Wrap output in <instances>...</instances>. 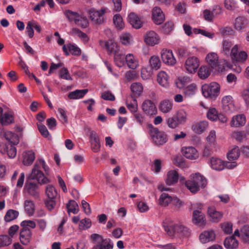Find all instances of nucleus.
<instances>
[{"mask_svg":"<svg viewBox=\"0 0 249 249\" xmlns=\"http://www.w3.org/2000/svg\"><path fill=\"white\" fill-rule=\"evenodd\" d=\"M185 186L191 192L194 194L196 193L200 190L198 186L195 183L192 177L190 179L186 181Z\"/></svg>","mask_w":249,"mask_h":249,"instance_id":"a19ab883","label":"nucleus"},{"mask_svg":"<svg viewBox=\"0 0 249 249\" xmlns=\"http://www.w3.org/2000/svg\"><path fill=\"white\" fill-rule=\"evenodd\" d=\"M193 222L199 226H204L205 224L204 214L199 210H196L193 213Z\"/></svg>","mask_w":249,"mask_h":249,"instance_id":"dca6fc26","label":"nucleus"},{"mask_svg":"<svg viewBox=\"0 0 249 249\" xmlns=\"http://www.w3.org/2000/svg\"><path fill=\"white\" fill-rule=\"evenodd\" d=\"M224 245L226 249H236L238 246V242L234 236L228 237L224 240Z\"/></svg>","mask_w":249,"mask_h":249,"instance_id":"c756f323","label":"nucleus"},{"mask_svg":"<svg viewBox=\"0 0 249 249\" xmlns=\"http://www.w3.org/2000/svg\"><path fill=\"white\" fill-rule=\"evenodd\" d=\"M215 238V233L214 231L212 230L205 231L199 235L200 241L203 244L213 241Z\"/></svg>","mask_w":249,"mask_h":249,"instance_id":"4468645a","label":"nucleus"},{"mask_svg":"<svg viewBox=\"0 0 249 249\" xmlns=\"http://www.w3.org/2000/svg\"><path fill=\"white\" fill-rule=\"evenodd\" d=\"M24 209L26 213L32 216L35 212V204L34 202L31 200H26L24 202Z\"/></svg>","mask_w":249,"mask_h":249,"instance_id":"ea45409f","label":"nucleus"},{"mask_svg":"<svg viewBox=\"0 0 249 249\" xmlns=\"http://www.w3.org/2000/svg\"><path fill=\"white\" fill-rule=\"evenodd\" d=\"M199 66V61L196 56H190L185 61L184 67L186 71L190 73H194L196 71Z\"/></svg>","mask_w":249,"mask_h":249,"instance_id":"1a4fd4ad","label":"nucleus"},{"mask_svg":"<svg viewBox=\"0 0 249 249\" xmlns=\"http://www.w3.org/2000/svg\"><path fill=\"white\" fill-rule=\"evenodd\" d=\"M4 136L5 139L11 144L15 145L18 144L19 142L18 136L11 131H7L5 132Z\"/></svg>","mask_w":249,"mask_h":249,"instance_id":"2f4dec72","label":"nucleus"},{"mask_svg":"<svg viewBox=\"0 0 249 249\" xmlns=\"http://www.w3.org/2000/svg\"><path fill=\"white\" fill-rule=\"evenodd\" d=\"M44 169L46 174L49 173V168L42 159L38 160L35 165L30 175V179L26 183V188L30 195L35 198L38 197V187L39 184H45L48 179L45 177L41 169Z\"/></svg>","mask_w":249,"mask_h":249,"instance_id":"f257e3e1","label":"nucleus"},{"mask_svg":"<svg viewBox=\"0 0 249 249\" xmlns=\"http://www.w3.org/2000/svg\"><path fill=\"white\" fill-rule=\"evenodd\" d=\"M65 15L71 22H74L75 24L80 16V15L77 13L74 12L70 10L66 11Z\"/></svg>","mask_w":249,"mask_h":249,"instance_id":"de8ad7c7","label":"nucleus"},{"mask_svg":"<svg viewBox=\"0 0 249 249\" xmlns=\"http://www.w3.org/2000/svg\"><path fill=\"white\" fill-rule=\"evenodd\" d=\"M221 13V7L219 5H215L212 11L206 9L203 11V17L209 22H212L214 15L220 14Z\"/></svg>","mask_w":249,"mask_h":249,"instance_id":"ddd939ff","label":"nucleus"},{"mask_svg":"<svg viewBox=\"0 0 249 249\" xmlns=\"http://www.w3.org/2000/svg\"><path fill=\"white\" fill-rule=\"evenodd\" d=\"M91 226V220L89 218H85L80 221L79 229L81 231L89 229Z\"/></svg>","mask_w":249,"mask_h":249,"instance_id":"49530a36","label":"nucleus"},{"mask_svg":"<svg viewBox=\"0 0 249 249\" xmlns=\"http://www.w3.org/2000/svg\"><path fill=\"white\" fill-rule=\"evenodd\" d=\"M59 77L61 78L67 80H71L72 78L71 76L68 69L66 68H63L59 71Z\"/></svg>","mask_w":249,"mask_h":249,"instance_id":"0e129e2a","label":"nucleus"},{"mask_svg":"<svg viewBox=\"0 0 249 249\" xmlns=\"http://www.w3.org/2000/svg\"><path fill=\"white\" fill-rule=\"evenodd\" d=\"M88 91V89H76L69 93L68 97L70 99H79L83 98Z\"/></svg>","mask_w":249,"mask_h":249,"instance_id":"c85d7f7f","label":"nucleus"},{"mask_svg":"<svg viewBox=\"0 0 249 249\" xmlns=\"http://www.w3.org/2000/svg\"><path fill=\"white\" fill-rule=\"evenodd\" d=\"M103 238V236L97 233H93L89 236V239L95 245L100 244Z\"/></svg>","mask_w":249,"mask_h":249,"instance_id":"338daca9","label":"nucleus"},{"mask_svg":"<svg viewBox=\"0 0 249 249\" xmlns=\"http://www.w3.org/2000/svg\"><path fill=\"white\" fill-rule=\"evenodd\" d=\"M178 179V174L176 170H170L167 174L165 182L168 185H172L176 183Z\"/></svg>","mask_w":249,"mask_h":249,"instance_id":"4be33fe9","label":"nucleus"},{"mask_svg":"<svg viewBox=\"0 0 249 249\" xmlns=\"http://www.w3.org/2000/svg\"><path fill=\"white\" fill-rule=\"evenodd\" d=\"M173 197L167 193H163L159 198V203L163 206H167L170 203H172Z\"/></svg>","mask_w":249,"mask_h":249,"instance_id":"4c0bfd02","label":"nucleus"},{"mask_svg":"<svg viewBox=\"0 0 249 249\" xmlns=\"http://www.w3.org/2000/svg\"><path fill=\"white\" fill-rule=\"evenodd\" d=\"M14 122L13 114L9 112H5L0 117V123L3 125H7Z\"/></svg>","mask_w":249,"mask_h":249,"instance_id":"473e14b6","label":"nucleus"},{"mask_svg":"<svg viewBox=\"0 0 249 249\" xmlns=\"http://www.w3.org/2000/svg\"><path fill=\"white\" fill-rule=\"evenodd\" d=\"M248 24V20L244 17H237L234 23V28L238 31H241L245 29Z\"/></svg>","mask_w":249,"mask_h":249,"instance_id":"393cba45","label":"nucleus"},{"mask_svg":"<svg viewBox=\"0 0 249 249\" xmlns=\"http://www.w3.org/2000/svg\"><path fill=\"white\" fill-rule=\"evenodd\" d=\"M196 86L194 85H190L187 86L184 90L185 96L190 97L195 94Z\"/></svg>","mask_w":249,"mask_h":249,"instance_id":"680f3d73","label":"nucleus"},{"mask_svg":"<svg viewBox=\"0 0 249 249\" xmlns=\"http://www.w3.org/2000/svg\"><path fill=\"white\" fill-rule=\"evenodd\" d=\"M113 22L116 28L119 29H122L124 27L123 18L119 14H116L114 16Z\"/></svg>","mask_w":249,"mask_h":249,"instance_id":"603ef678","label":"nucleus"},{"mask_svg":"<svg viewBox=\"0 0 249 249\" xmlns=\"http://www.w3.org/2000/svg\"><path fill=\"white\" fill-rule=\"evenodd\" d=\"M173 104L170 101L165 100L160 103L159 109L163 113H167L171 110Z\"/></svg>","mask_w":249,"mask_h":249,"instance_id":"e433bc0d","label":"nucleus"},{"mask_svg":"<svg viewBox=\"0 0 249 249\" xmlns=\"http://www.w3.org/2000/svg\"><path fill=\"white\" fill-rule=\"evenodd\" d=\"M128 21L133 27L139 29L142 27V22L138 15L134 13H131L128 15Z\"/></svg>","mask_w":249,"mask_h":249,"instance_id":"412c9836","label":"nucleus"},{"mask_svg":"<svg viewBox=\"0 0 249 249\" xmlns=\"http://www.w3.org/2000/svg\"><path fill=\"white\" fill-rule=\"evenodd\" d=\"M182 153L185 157L189 159H195L197 157L196 150L192 146L182 148Z\"/></svg>","mask_w":249,"mask_h":249,"instance_id":"b1692460","label":"nucleus"},{"mask_svg":"<svg viewBox=\"0 0 249 249\" xmlns=\"http://www.w3.org/2000/svg\"><path fill=\"white\" fill-rule=\"evenodd\" d=\"M18 212L14 210H9L4 216V219L6 222H10L16 219L18 215Z\"/></svg>","mask_w":249,"mask_h":249,"instance_id":"a18cd8bd","label":"nucleus"},{"mask_svg":"<svg viewBox=\"0 0 249 249\" xmlns=\"http://www.w3.org/2000/svg\"><path fill=\"white\" fill-rule=\"evenodd\" d=\"M149 63L152 69L157 70L160 69L161 66V63L159 57L152 56L149 59Z\"/></svg>","mask_w":249,"mask_h":249,"instance_id":"c03bdc74","label":"nucleus"},{"mask_svg":"<svg viewBox=\"0 0 249 249\" xmlns=\"http://www.w3.org/2000/svg\"><path fill=\"white\" fill-rule=\"evenodd\" d=\"M66 207L69 213H72L74 214H76L78 212V204L74 200H70L69 203L67 204Z\"/></svg>","mask_w":249,"mask_h":249,"instance_id":"37998d69","label":"nucleus"},{"mask_svg":"<svg viewBox=\"0 0 249 249\" xmlns=\"http://www.w3.org/2000/svg\"><path fill=\"white\" fill-rule=\"evenodd\" d=\"M152 19L157 25H160L165 20V16L160 7L155 6L152 10Z\"/></svg>","mask_w":249,"mask_h":249,"instance_id":"9d476101","label":"nucleus"},{"mask_svg":"<svg viewBox=\"0 0 249 249\" xmlns=\"http://www.w3.org/2000/svg\"><path fill=\"white\" fill-rule=\"evenodd\" d=\"M157 81L161 86L165 88L167 87L169 85L168 76L167 74L163 71L159 72L157 75Z\"/></svg>","mask_w":249,"mask_h":249,"instance_id":"7c9ffc66","label":"nucleus"},{"mask_svg":"<svg viewBox=\"0 0 249 249\" xmlns=\"http://www.w3.org/2000/svg\"><path fill=\"white\" fill-rule=\"evenodd\" d=\"M126 55H125L122 52H116L114 54V62L116 65L119 67H122L124 65L126 62Z\"/></svg>","mask_w":249,"mask_h":249,"instance_id":"cd10ccee","label":"nucleus"},{"mask_svg":"<svg viewBox=\"0 0 249 249\" xmlns=\"http://www.w3.org/2000/svg\"><path fill=\"white\" fill-rule=\"evenodd\" d=\"M240 155V150L237 146L234 147L227 154V158L229 160H236Z\"/></svg>","mask_w":249,"mask_h":249,"instance_id":"79ce46f5","label":"nucleus"},{"mask_svg":"<svg viewBox=\"0 0 249 249\" xmlns=\"http://www.w3.org/2000/svg\"><path fill=\"white\" fill-rule=\"evenodd\" d=\"M46 194L48 198H55L57 196V191L55 188L51 185H49L46 189Z\"/></svg>","mask_w":249,"mask_h":249,"instance_id":"09e8293b","label":"nucleus"},{"mask_svg":"<svg viewBox=\"0 0 249 249\" xmlns=\"http://www.w3.org/2000/svg\"><path fill=\"white\" fill-rule=\"evenodd\" d=\"M230 57L233 62H244L248 58L247 53L244 51L239 50L238 45H234L231 50Z\"/></svg>","mask_w":249,"mask_h":249,"instance_id":"39448f33","label":"nucleus"},{"mask_svg":"<svg viewBox=\"0 0 249 249\" xmlns=\"http://www.w3.org/2000/svg\"><path fill=\"white\" fill-rule=\"evenodd\" d=\"M68 48L69 52L71 53L72 55L79 56L81 54V50L76 45L69 44H68Z\"/></svg>","mask_w":249,"mask_h":249,"instance_id":"bf43d9fd","label":"nucleus"},{"mask_svg":"<svg viewBox=\"0 0 249 249\" xmlns=\"http://www.w3.org/2000/svg\"><path fill=\"white\" fill-rule=\"evenodd\" d=\"M231 136L238 142H241L245 137L246 135L243 131H235L232 133Z\"/></svg>","mask_w":249,"mask_h":249,"instance_id":"774afa93","label":"nucleus"},{"mask_svg":"<svg viewBox=\"0 0 249 249\" xmlns=\"http://www.w3.org/2000/svg\"><path fill=\"white\" fill-rule=\"evenodd\" d=\"M210 163L211 167L215 170L221 171L224 168L225 162L219 158H212Z\"/></svg>","mask_w":249,"mask_h":249,"instance_id":"a878e982","label":"nucleus"},{"mask_svg":"<svg viewBox=\"0 0 249 249\" xmlns=\"http://www.w3.org/2000/svg\"><path fill=\"white\" fill-rule=\"evenodd\" d=\"M246 118L244 114H238L232 117L231 125L232 127H240L245 125Z\"/></svg>","mask_w":249,"mask_h":249,"instance_id":"a211bd4d","label":"nucleus"},{"mask_svg":"<svg viewBox=\"0 0 249 249\" xmlns=\"http://www.w3.org/2000/svg\"><path fill=\"white\" fill-rule=\"evenodd\" d=\"M175 116L179 124H184L186 121L187 114L183 110H179Z\"/></svg>","mask_w":249,"mask_h":249,"instance_id":"4d7b16f0","label":"nucleus"},{"mask_svg":"<svg viewBox=\"0 0 249 249\" xmlns=\"http://www.w3.org/2000/svg\"><path fill=\"white\" fill-rule=\"evenodd\" d=\"M218 111L214 108H210L207 112V116L211 121H216L218 118Z\"/></svg>","mask_w":249,"mask_h":249,"instance_id":"5fc2aeb1","label":"nucleus"},{"mask_svg":"<svg viewBox=\"0 0 249 249\" xmlns=\"http://www.w3.org/2000/svg\"><path fill=\"white\" fill-rule=\"evenodd\" d=\"M125 60V63H126L128 67L131 69H135L138 66V62L134 58L132 54H127Z\"/></svg>","mask_w":249,"mask_h":249,"instance_id":"c9c22d12","label":"nucleus"},{"mask_svg":"<svg viewBox=\"0 0 249 249\" xmlns=\"http://www.w3.org/2000/svg\"><path fill=\"white\" fill-rule=\"evenodd\" d=\"M4 151L6 152L10 158H14L17 155V149L12 144L9 146V145L6 144Z\"/></svg>","mask_w":249,"mask_h":249,"instance_id":"8fccbe9b","label":"nucleus"},{"mask_svg":"<svg viewBox=\"0 0 249 249\" xmlns=\"http://www.w3.org/2000/svg\"><path fill=\"white\" fill-rule=\"evenodd\" d=\"M131 90L133 98L139 97L143 91L142 85L140 83H134L131 85Z\"/></svg>","mask_w":249,"mask_h":249,"instance_id":"f704fd0d","label":"nucleus"},{"mask_svg":"<svg viewBox=\"0 0 249 249\" xmlns=\"http://www.w3.org/2000/svg\"><path fill=\"white\" fill-rule=\"evenodd\" d=\"M212 70V69H210L208 66H202L198 70V76L202 79H206L210 76Z\"/></svg>","mask_w":249,"mask_h":249,"instance_id":"72a5a7b5","label":"nucleus"},{"mask_svg":"<svg viewBox=\"0 0 249 249\" xmlns=\"http://www.w3.org/2000/svg\"><path fill=\"white\" fill-rule=\"evenodd\" d=\"M144 41L147 44L154 46L159 43V37L155 32L151 31L147 33Z\"/></svg>","mask_w":249,"mask_h":249,"instance_id":"f3484780","label":"nucleus"},{"mask_svg":"<svg viewBox=\"0 0 249 249\" xmlns=\"http://www.w3.org/2000/svg\"><path fill=\"white\" fill-rule=\"evenodd\" d=\"M12 242L11 238L7 235L0 236V247H4L9 245Z\"/></svg>","mask_w":249,"mask_h":249,"instance_id":"13d9d810","label":"nucleus"},{"mask_svg":"<svg viewBox=\"0 0 249 249\" xmlns=\"http://www.w3.org/2000/svg\"><path fill=\"white\" fill-rule=\"evenodd\" d=\"M208 126L206 121H202L194 124L192 127V130L197 134H201L204 132Z\"/></svg>","mask_w":249,"mask_h":249,"instance_id":"5701e85b","label":"nucleus"},{"mask_svg":"<svg viewBox=\"0 0 249 249\" xmlns=\"http://www.w3.org/2000/svg\"><path fill=\"white\" fill-rule=\"evenodd\" d=\"M241 237L245 243H249V226H245L243 228Z\"/></svg>","mask_w":249,"mask_h":249,"instance_id":"864d4df0","label":"nucleus"},{"mask_svg":"<svg viewBox=\"0 0 249 249\" xmlns=\"http://www.w3.org/2000/svg\"><path fill=\"white\" fill-rule=\"evenodd\" d=\"M105 47L106 49L110 53L118 52L116 51L117 45L112 40H109L106 42Z\"/></svg>","mask_w":249,"mask_h":249,"instance_id":"6e6d98bb","label":"nucleus"},{"mask_svg":"<svg viewBox=\"0 0 249 249\" xmlns=\"http://www.w3.org/2000/svg\"><path fill=\"white\" fill-rule=\"evenodd\" d=\"M148 127L149 129L150 136L156 145H163L167 142V135L165 132L160 131L157 127H154L152 124H148Z\"/></svg>","mask_w":249,"mask_h":249,"instance_id":"7ed1b4c3","label":"nucleus"},{"mask_svg":"<svg viewBox=\"0 0 249 249\" xmlns=\"http://www.w3.org/2000/svg\"><path fill=\"white\" fill-rule=\"evenodd\" d=\"M207 213L211 220L214 222H218L223 216V213L220 212L216 211L214 207H209Z\"/></svg>","mask_w":249,"mask_h":249,"instance_id":"6ab92c4d","label":"nucleus"},{"mask_svg":"<svg viewBox=\"0 0 249 249\" xmlns=\"http://www.w3.org/2000/svg\"><path fill=\"white\" fill-rule=\"evenodd\" d=\"M232 46L231 42L227 40H224L223 42V53L227 55L230 56V48Z\"/></svg>","mask_w":249,"mask_h":249,"instance_id":"052dcab7","label":"nucleus"},{"mask_svg":"<svg viewBox=\"0 0 249 249\" xmlns=\"http://www.w3.org/2000/svg\"><path fill=\"white\" fill-rule=\"evenodd\" d=\"M220 86L216 82L210 84H204L202 86V92L204 97L211 99H215L219 95Z\"/></svg>","mask_w":249,"mask_h":249,"instance_id":"20e7f679","label":"nucleus"},{"mask_svg":"<svg viewBox=\"0 0 249 249\" xmlns=\"http://www.w3.org/2000/svg\"><path fill=\"white\" fill-rule=\"evenodd\" d=\"M164 231L171 237L177 235L178 237H187L190 235V231L187 227L179 224H164Z\"/></svg>","mask_w":249,"mask_h":249,"instance_id":"f03ea898","label":"nucleus"},{"mask_svg":"<svg viewBox=\"0 0 249 249\" xmlns=\"http://www.w3.org/2000/svg\"><path fill=\"white\" fill-rule=\"evenodd\" d=\"M142 107L143 112L147 115L152 116L157 114V109L151 100H145L142 104Z\"/></svg>","mask_w":249,"mask_h":249,"instance_id":"9b49d317","label":"nucleus"},{"mask_svg":"<svg viewBox=\"0 0 249 249\" xmlns=\"http://www.w3.org/2000/svg\"><path fill=\"white\" fill-rule=\"evenodd\" d=\"M32 236V231L29 229L21 228L20 233L19 239L21 243L24 245H27L30 242Z\"/></svg>","mask_w":249,"mask_h":249,"instance_id":"2eb2a0df","label":"nucleus"},{"mask_svg":"<svg viewBox=\"0 0 249 249\" xmlns=\"http://www.w3.org/2000/svg\"><path fill=\"white\" fill-rule=\"evenodd\" d=\"M206 60L212 69L218 71H222L224 67L219 64L218 57L216 53H211L208 54Z\"/></svg>","mask_w":249,"mask_h":249,"instance_id":"6e6552de","label":"nucleus"},{"mask_svg":"<svg viewBox=\"0 0 249 249\" xmlns=\"http://www.w3.org/2000/svg\"><path fill=\"white\" fill-rule=\"evenodd\" d=\"M35 158V153L32 151L26 152L24 155L23 163L25 165H29L34 161Z\"/></svg>","mask_w":249,"mask_h":249,"instance_id":"58836bf2","label":"nucleus"},{"mask_svg":"<svg viewBox=\"0 0 249 249\" xmlns=\"http://www.w3.org/2000/svg\"><path fill=\"white\" fill-rule=\"evenodd\" d=\"M75 24L81 28H85L89 25V22L87 18L80 15Z\"/></svg>","mask_w":249,"mask_h":249,"instance_id":"69168bd1","label":"nucleus"},{"mask_svg":"<svg viewBox=\"0 0 249 249\" xmlns=\"http://www.w3.org/2000/svg\"><path fill=\"white\" fill-rule=\"evenodd\" d=\"M92 248L94 249H113L114 243L110 238H103L100 244L95 245Z\"/></svg>","mask_w":249,"mask_h":249,"instance_id":"aec40b11","label":"nucleus"},{"mask_svg":"<svg viewBox=\"0 0 249 249\" xmlns=\"http://www.w3.org/2000/svg\"><path fill=\"white\" fill-rule=\"evenodd\" d=\"M106 8H102L100 10L92 9L89 11V14L91 21L95 24H102L105 20V14L106 12Z\"/></svg>","mask_w":249,"mask_h":249,"instance_id":"0eeeda50","label":"nucleus"},{"mask_svg":"<svg viewBox=\"0 0 249 249\" xmlns=\"http://www.w3.org/2000/svg\"><path fill=\"white\" fill-rule=\"evenodd\" d=\"M134 121L140 125L143 126L146 124V119L144 115L140 113L133 114Z\"/></svg>","mask_w":249,"mask_h":249,"instance_id":"3c124183","label":"nucleus"},{"mask_svg":"<svg viewBox=\"0 0 249 249\" xmlns=\"http://www.w3.org/2000/svg\"><path fill=\"white\" fill-rule=\"evenodd\" d=\"M85 131L89 137V142L92 151L95 153L98 152L101 146L99 136L95 131L91 130L89 128H86Z\"/></svg>","mask_w":249,"mask_h":249,"instance_id":"423d86ee","label":"nucleus"},{"mask_svg":"<svg viewBox=\"0 0 249 249\" xmlns=\"http://www.w3.org/2000/svg\"><path fill=\"white\" fill-rule=\"evenodd\" d=\"M161 57L162 61L168 65H174L176 62V60L171 50L167 49L163 50L161 52Z\"/></svg>","mask_w":249,"mask_h":249,"instance_id":"f8f14e48","label":"nucleus"},{"mask_svg":"<svg viewBox=\"0 0 249 249\" xmlns=\"http://www.w3.org/2000/svg\"><path fill=\"white\" fill-rule=\"evenodd\" d=\"M168 126L171 128H175L179 124L175 116L170 117L167 119Z\"/></svg>","mask_w":249,"mask_h":249,"instance_id":"e2e57ef3","label":"nucleus"},{"mask_svg":"<svg viewBox=\"0 0 249 249\" xmlns=\"http://www.w3.org/2000/svg\"><path fill=\"white\" fill-rule=\"evenodd\" d=\"M195 183L198 186L199 189L204 188L207 184L206 179L199 173H196L192 177Z\"/></svg>","mask_w":249,"mask_h":249,"instance_id":"bb28decb","label":"nucleus"}]
</instances>
